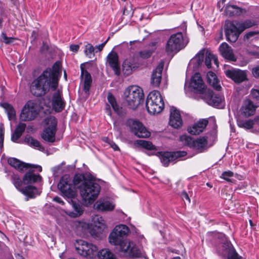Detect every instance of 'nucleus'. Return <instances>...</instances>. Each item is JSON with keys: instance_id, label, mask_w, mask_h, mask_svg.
<instances>
[{"instance_id": "1", "label": "nucleus", "mask_w": 259, "mask_h": 259, "mask_svg": "<svg viewBox=\"0 0 259 259\" xmlns=\"http://www.w3.org/2000/svg\"><path fill=\"white\" fill-rule=\"evenodd\" d=\"M129 232L130 230L127 226H116L109 235V243L117 246L119 252L126 257L146 258L145 253L140 250L133 242L123 239Z\"/></svg>"}, {"instance_id": "2", "label": "nucleus", "mask_w": 259, "mask_h": 259, "mask_svg": "<svg viewBox=\"0 0 259 259\" xmlns=\"http://www.w3.org/2000/svg\"><path fill=\"white\" fill-rule=\"evenodd\" d=\"M190 85L208 105L218 108L224 106L223 98L219 95H214L211 90L207 88L199 73H196L191 77Z\"/></svg>"}, {"instance_id": "3", "label": "nucleus", "mask_w": 259, "mask_h": 259, "mask_svg": "<svg viewBox=\"0 0 259 259\" xmlns=\"http://www.w3.org/2000/svg\"><path fill=\"white\" fill-rule=\"evenodd\" d=\"M50 73L44 71L30 84V90L31 94L36 97H42L46 95L50 89L56 90L58 86H53V80Z\"/></svg>"}, {"instance_id": "4", "label": "nucleus", "mask_w": 259, "mask_h": 259, "mask_svg": "<svg viewBox=\"0 0 259 259\" xmlns=\"http://www.w3.org/2000/svg\"><path fill=\"white\" fill-rule=\"evenodd\" d=\"M79 189L84 203L89 205L93 203L97 198L100 186L92 181H85L79 186Z\"/></svg>"}, {"instance_id": "5", "label": "nucleus", "mask_w": 259, "mask_h": 259, "mask_svg": "<svg viewBox=\"0 0 259 259\" xmlns=\"http://www.w3.org/2000/svg\"><path fill=\"white\" fill-rule=\"evenodd\" d=\"M124 96L129 108L135 109L143 101L144 94L139 87L132 85L126 89Z\"/></svg>"}, {"instance_id": "6", "label": "nucleus", "mask_w": 259, "mask_h": 259, "mask_svg": "<svg viewBox=\"0 0 259 259\" xmlns=\"http://www.w3.org/2000/svg\"><path fill=\"white\" fill-rule=\"evenodd\" d=\"M164 106L160 93L157 91L151 92L147 96L146 107L148 112L151 114L160 113Z\"/></svg>"}, {"instance_id": "7", "label": "nucleus", "mask_w": 259, "mask_h": 259, "mask_svg": "<svg viewBox=\"0 0 259 259\" xmlns=\"http://www.w3.org/2000/svg\"><path fill=\"white\" fill-rule=\"evenodd\" d=\"M187 43L181 32L172 34L166 42L165 51L168 54H176L184 48Z\"/></svg>"}, {"instance_id": "8", "label": "nucleus", "mask_w": 259, "mask_h": 259, "mask_svg": "<svg viewBox=\"0 0 259 259\" xmlns=\"http://www.w3.org/2000/svg\"><path fill=\"white\" fill-rule=\"evenodd\" d=\"M75 246L77 253L84 257L93 258L98 250L95 245L82 240H77Z\"/></svg>"}, {"instance_id": "9", "label": "nucleus", "mask_w": 259, "mask_h": 259, "mask_svg": "<svg viewBox=\"0 0 259 259\" xmlns=\"http://www.w3.org/2000/svg\"><path fill=\"white\" fill-rule=\"evenodd\" d=\"M39 111V106L33 101H28L23 108L20 114V119L23 121L33 120Z\"/></svg>"}, {"instance_id": "10", "label": "nucleus", "mask_w": 259, "mask_h": 259, "mask_svg": "<svg viewBox=\"0 0 259 259\" xmlns=\"http://www.w3.org/2000/svg\"><path fill=\"white\" fill-rule=\"evenodd\" d=\"M47 127L41 134V138L46 141L53 143L55 141L57 121L54 116H50L46 119Z\"/></svg>"}, {"instance_id": "11", "label": "nucleus", "mask_w": 259, "mask_h": 259, "mask_svg": "<svg viewBox=\"0 0 259 259\" xmlns=\"http://www.w3.org/2000/svg\"><path fill=\"white\" fill-rule=\"evenodd\" d=\"M58 188L67 198H73L76 195L75 188L71 184L70 178L67 175H65L61 178Z\"/></svg>"}, {"instance_id": "12", "label": "nucleus", "mask_w": 259, "mask_h": 259, "mask_svg": "<svg viewBox=\"0 0 259 259\" xmlns=\"http://www.w3.org/2000/svg\"><path fill=\"white\" fill-rule=\"evenodd\" d=\"M225 35L228 41L235 42L241 33L239 27V22L226 21L225 23Z\"/></svg>"}, {"instance_id": "13", "label": "nucleus", "mask_w": 259, "mask_h": 259, "mask_svg": "<svg viewBox=\"0 0 259 259\" xmlns=\"http://www.w3.org/2000/svg\"><path fill=\"white\" fill-rule=\"evenodd\" d=\"M132 132L139 138H146L150 136V133L143 124L137 120L130 119L127 121Z\"/></svg>"}, {"instance_id": "14", "label": "nucleus", "mask_w": 259, "mask_h": 259, "mask_svg": "<svg viewBox=\"0 0 259 259\" xmlns=\"http://www.w3.org/2000/svg\"><path fill=\"white\" fill-rule=\"evenodd\" d=\"M8 163L16 169L20 171H24V170L28 168H35L38 171L42 170V168L40 165H32L28 163L23 162L15 158H9L8 159Z\"/></svg>"}, {"instance_id": "15", "label": "nucleus", "mask_w": 259, "mask_h": 259, "mask_svg": "<svg viewBox=\"0 0 259 259\" xmlns=\"http://www.w3.org/2000/svg\"><path fill=\"white\" fill-rule=\"evenodd\" d=\"M107 100L109 104H107L106 107V112L108 115L111 116V111L110 109L109 106L110 105L114 112L119 116H122L124 115L125 112L122 107L119 106L117 104L114 97L112 94L109 93L107 96Z\"/></svg>"}, {"instance_id": "16", "label": "nucleus", "mask_w": 259, "mask_h": 259, "mask_svg": "<svg viewBox=\"0 0 259 259\" xmlns=\"http://www.w3.org/2000/svg\"><path fill=\"white\" fill-rule=\"evenodd\" d=\"M187 155L184 151H177L172 153L164 152L160 154V160L162 164L167 166L169 162L173 161L176 159L184 157Z\"/></svg>"}, {"instance_id": "17", "label": "nucleus", "mask_w": 259, "mask_h": 259, "mask_svg": "<svg viewBox=\"0 0 259 259\" xmlns=\"http://www.w3.org/2000/svg\"><path fill=\"white\" fill-rule=\"evenodd\" d=\"M164 62L161 61L152 73L151 83L154 87H158L160 85L162 79V72L163 69Z\"/></svg>"}, {"instance_id": "18", "label": "nucleus", "mask_w": 259, "mask_h": 259, "mask_svg": "<svg viewBox=\"0 0 259 259\" xmlns=\"http://www.w3.org/2000/svg\"><path fill=\"white\" fill-rule=\"evenodd\" d=\"M208 123L205 119H201L188 127V132L192 135H199L202 133Z\"/></svg>"}, {"instance_id": "19", "label": "nucleus", "mask_w": 259, "mask_h": 259, "mask_svg": "<svg viewBox=\"0 0 259 259\" xmlns=\"http://www.w3.org/2000/svg\"><path fill=\"white\" fill-rule=\"evenodd\" d=\"M169 124L175 128H180L183 124V121L179 111L174 107H171L170 109Z\"/></svg>"}, {"instance_id": "20", "label": "nucleus", "mask_w": 259, "mask_h": 259, "mask_svg": "<svg viewBox=\"0 0 259 259\" xmlns=\"http://www.w3.org/2000/svg\"><path fill=\"white\" fill-rule=\"evenodd\" d=\"M256 106L250 100H245L243 101L240 109L241 114L248 117L254 114Z\"/></svg>"}, {"instance_id": "21", "label": "nucleus", "mask_w": 259, "mask_h": 259, "mask_svg": "<svg viewBox=\"0 0 259 259\" xmlns=\"http://www.w3.org/2000/svg\"><path fill=\"white\" fill-rule=\"evenodd\" d=\"M52 105L53 109L57 112H61L64 108L65 103L59 90H56L53 94Z\"/></svg>"}, {"instance_id": "22", "label": "nucleus", "mask_w": 259, "mask_h": 259, "mask_svg": "<svg viewBox=\"0 0 259 259\" xmlns=\"http://www.w3.org/2000/svg\"><path fill=\"white\" fill-rule=\"evenodd\" d=\"M226 75L236 83L242 82L247 79L245 71L240 70H228L225 72Z\"/></svg>"}, {"instance_id": "23", "label": "nucleus", "mask_w": 259, "mask_h": 259, "mask_svg": "<svg viewBox=\"0 0 259 259\" xmlns=\"http://www.w3.org/2000/svg\"><path fill=\"white\" fill-rule=\"evenodd\" d=\"M107 63L112 68L116 75L120 73V68L118 62V56L115 52H111L107 56Z\"/></svg>"}, {"instance_id": "24", "label": "nucleus", "mask_w": 259, "mask_h": 259, "mask_svg": "<svg viewBox=\"0 0 259 259\" xmlns=\"http://www.w3.org/2000/svg\"><path fill=\"white\" fill-rule=\"evenodd\" d=\"M93 222L94 228L93 234L98 236L100 234L102 233L106 228L105 222L102 217L96 215L93 218Z\"/></svg>"}, {"instance_id": "25", "label": "nucleus", "mask_w": 259, "mask_h": 259, "mask_svg": "<svg viewBox=\"0 0 259 259\" xmlns=\"http://www.w3.org/2000/svg\"><path fill=\"white\" fill-rule=\"evenodd\" d=\"M45 71H48L51 74L50 77L53 80V86H58V77L61 73V63L59 61L56 62L53 65V68H47Z\"/></svg>"}, {"instance_id": "26", "label": "nucleus", "mask_w": 259, "mask_h": 259, "mask_svg": "<svg viewBox=\"0 0 259 259\" xmlns=\"http://www.w3.org/2000/svg\"><path fill=\"white\" fill-rule=\"evenodd\" d=\"M68 203L73 208V210L66 209L65 212L71 218H76L80 216L83 211V208L78 203L75 201L71 200Z\"/></svg>"}, {"instance_id": "27", "label": "nucleus", "mask_w": 259, "mask_h": 259, "mask_svg": "<svg viewBox=\"0 0 259 259\" xmlns=\"http://www.w3.org/2000/svg\"><path fill=\"white\" fill-rule=\"evenodd\" d=\"M219 51L222 56L225 59L232 61L236 60L231 47L226 42H223L220 45Z\"/></svg>"}, {"instance_id": "28", "label": "nucleus", "mask_w": 259, "mask_h": 259, "mask_svg": "<svg viewBox=\"0 0 259 259\" xmlns=\"http://www.w3.org/2000/svg\"><path fill=\"white\" fill-rule=\"evenodd\" d=\"M94 207L99 211H109L114 209L115 204L107 200L99 199L96 202Z\"/></svg>"}, {"instance_id": "29", "label": "nucleus", "mask_w": 259, "mask_h": 259, "mask_svg": "<svg viewBox=\"0 0 259 259\" xmlns=\"http://www.w3.org/2000/svg\"><path fill=\"white\" fill-rule=\"evenodd\" d=\"M83 64L80 66L81 68V78L83 82V91L88 93L92 83V77L90 74L82 67Z\"/></svg>"}, {"instance_id": "30", "label": "nucleus", "mask_w": 259, "mask_h": 259, "mask_svg": "<svg viewBox=\"0 0 259 259\" xmlns=\"http://www.w3.org/2000/svg\"><path fill=\"white\" fill-rule=\"evenodd\" d=\"M223 248L227 253V259H242L236 252L230 242L226 241L223 245Z\"/></svg>"}, {"instance_id": "31", "label": "nucleus", "mask_w": 259, "mask_h": 259, "mask_svg": "<svg viewBox=\"0 0 259 259\" xmlns=\"http://www.w3.org/2000/svg\"><path fill=\"white\" fill-rule=\"evenodd\" d=\"M72 227L76 234L81 236L87 232L90 228V225L83 221H76L73 222Z\"/></svg>"}, {"instance_id": "32", "label": "nucleus", "mask_w": 259, "mask_h": 259, "mask_svg": "<svg viewBox=\"0 0 259 259\" xmlns=\"http://www.w3.org/2000/svg\"><path fill=\"white\" fill-rule=\"evenodd\" d=\"M207 138L202 137L193 141L191 148L195 150L197 153L203 152L206 148Z\"/></svg>"}, {"instance_id": "33", "label": "nucleus", "mask_w": 259, "mask_h": 259, "mask_svg": "<svg viewBox=\"0 0 259 259\" xmlns=\"http://www.w3.org/2000/svg\"><path fill=\"white\" fill-rule=\"evenodd\" d=\"M245 11L235 5H227L225 9V14L229 16H239Z\"/></svg>"}, {"instance_id": "34", "label": "nucleus", "mask_w": 259, "mask_h": 259, "mask_svg": "<svg viewBox=\"0 0 259 259\" xmlns=\"http://www.w3.org/2000/svg\"><path fill=\"white\" fill-rule=\"evenodd\" d=\"M41 180V177L39 175H36L33 171L27 172L24 175L23 181L26 184H31L39 182Z\"/></svg>"}, {"instance_id": "35", "label": "nucleus", "mask_w": 259, "mask_h": 259, "mask_svg": "<svg viewBox=\"0 0 259 259\" xmlns=\"http://www.w3.org/2000/svg\"><path fill=\"white\" fill-rule=\"evenodd\" d=\"M20 192L24 195L28 196L29 198H32L39 195L41 191L37 189L36 187L32 186H28L20 190Z\"/></svg>"}, {"instance_id": "36", "label": "nucleus", "mask_w": 259, "mask_h": 259, "mask_svg": "<svg viewBox=\"0 0 259 259\" xmlns=\"http://www.w3.org/2000/svg\"><path fill=\"white\" fill-rule=\"evenodd\" d=\"M207 79L208 83L212 86L214 89L220 91L221 87L219 84V81L215 75L212 71H209L207 74Z\"/></svg>"}, {"instance_id": "37", "label": "nucleus", "mask_w": 259, "mask_h": 259, "mask_svg": "<svg viewBox=\"0 0 259 259\" xmlns=\"http://www.w3.org/2000/svg\"><path fill=\"white\" fill-rule=\"evenodd\" d=\"M156 43L152 42L148 48L139 52V56L142 59H147L151 57V55L156 50Z\"/></svg>"}, {"instance_id": "38", "label": "nucleus", "mask_w": 259, "mask_h": 259, "mask_svg": "<svg viewBox=\"0 0 259 259\" xmlns=\"http://www.w3.org/2000/svg\"><path fill=\"white\" fill-rule=\"evenodd\" d=\"M0 106L5 109L9 120H14L16 118V112L12 105L7 102L0 103Z\"/></svg>"}, {"instance_id": "39", "label": "nucleus", "mask_w": 259, "mask_h": 259, "mask_svg": "<svg viewBox=\"0 0 259 259\" xmlns=\"http://www.w3.org/2000/svg\"><path fill=\"white\" fill-rule=\"evenodd\" d=\"M26 128V124L24 123H20L14 133H13L11 137V139L13 142H16L19 138L21 136L23 133L24 132Z\"/></svg>"}, {"instance_id": "40", "label": "nucleus", "mask_w": 259, "mask_h": 259, "mask_svg": "<svg viewBox=\"0 0 259 259\" xmlns=\"http://www.w3.org/2000/svg\"><path fill=\"white\" fill-rule=\"evenodd\" d=\"M135 68V66L131 60L127 59L123 62L122 64V71L124 75L126 76L130 75Z\"/></svg>"}, {"instance_id": "41", "label": "nucleus", "mask_w": 259, "mask_h": 259, "mask_svg": "<svg viewBox=\"0 0 259 259\" xmlns=\"http://www.w3.org/2000/svg\"><path fill=\"white\" fill-rule=\"evenodd\" d=\"M25 142L28 145L36 148L40 151L44 150V148L40 144L39 141L37 140L33 139L32 137L28 136L25 139Z\"/></svg>"}, {"instance_id": "42", "label": "nucleus", "mask_w": 259, "mask_h": 259, "mask_svg": "<svg viewBox=\"0 0 259 259\" xmlns=\"http://www.w3.org/2000/svg\"><path fill=\"white\" fill-rule=\"evenodd\" d=\"M213 61V63L216 65L217 67L219 66V61L217 57L213 54L207 52L206 53V57L205 59V64L208 68H211V62Z\"/></svg>"}, {"instance_id": "43", "label": "nucleus", "mask_w": 259, "mask_h": 259, "mask_svg": "<svg viewBox=\"0 0 259 259\" xmlns=\"http://www.w3.org/2000/svg\"><path fill=\"white\" fill-rule=\"evenodd\" d=\"M98 256L99 259H116L113 253L107 248L100 250L98 253Z\"/></svg>"}, {"instance_id": "44", "label": "nucleus", "mask_w": 259, "mask_h": 259, "mask_svg": "<svg viewBox=\"0 0 259 259\" xmlns=\"http://www.w3.org/2000/svg\"><path fill=\"white\" fill-rule=\"evenodd\" d=\"M135 145L138 147L145 148L147 150H154L155 149V146L152 144L151 142L147 141L145 140H139L135 142Z\"/></svg>"}, {"instance_id": "45", "label": "nucleus", "mask_w": 259, "mask_h": 259, "mask_svg": "<svg viewBox=\"0 0 259 259\" xmlns=\"http://www.w3.org/2000/svg\"><path fill=\"white\" fill-rule=\"evenodd\" d=\"M237 125L239 127L246 130H251L252 132V119H238L237 120Z\"/></svg>"}, {"instance_id": "46", "label": "nucleus", "mask_w": 259, "mask_h": 259, "mask_svg": "<svg viewBox=\"0 0 259 259\" xmlns=\"http://www.w3.org/2000/svg\"><path fill=\"white\" fill-rule=\"evenodd\" d=\"M255 25H256V22L251 20H247L242 23L239 22V27L241 32L246 29L250 28Z\"/></svg>"}, {"instance_id": "47", "label": "nucleus", "mask_w": 259, "mask_h": 259, "mask_svg": "<svg viewBox=\"0 0 259 259\" xmlns=\"http://www.w3.org/2000/svg\"><path fill=\"white\" fill-rule=\"evenodd\" d=\"M11 180L16 189L20 191L22 186L23 182L18 175L13 174L11 176Z\"/></svg>"}, {"instance_id": "48", "label": "nucleus", "mask_w": 259, "mask_h": 259, "mask_svg": "<svg viewBox=\"0 0 259 259\" xmlns=\"http://www.w3.org/2000/svg\"><path fill=\"white\" fill-rule=\"evenodd\" d=\"M95 48L91 44H88L85 46L84 51L85 55L89 58H93L95 56Z\"/></svg>"}, {"instance_id": "49", "label": "nucleus", "mask_w": 259, "mask_h": 259, "mask_svg": "<svg viewBox=\"0 0 259 259\" xmlns=\"http://www.w3.org/2000/svg\"><path fill=\"white\" fill-rule=\"evenodd\" d=\"M180 141L182 142L183 144L191 148L194 140L187 135H182L180 137Z\"/></svg>"}, {"instance_id": "50", "label": "nucleus", "mask_w": 259, "mask_h": 259, "mask_svg": "<svg viewBox=\"0 0 259 259\" xmlns=\"http://www.w3.org/2000/svg\"><path fill=\"white\" fill-rule=\"evenodd\" d=\"M85 181H88L84 179V177L82 175H75L73 179V186L77 187L79 189V186Z\"/></svg>"}, {"instance_id": "51", "label": "nucleus", "mask_w": 259, "mask_h": 259, "mask_svg": "<svg viewBox=\"0 0 259 259\" xmlns=\"http://www.w3.org/2000/svg\"><path fill=\"white\" fill-rule=\"evenodd\" d=\"M252 132L259 133V115L252 119Z\"/></svg>"}, {"instance_id": "52", "label": "nucleus", "mask_w": 259, "mask_h": 259, "mask_svg": "<svg viewBox=\"0 0 259 259\" xmlns=\"http://www.w3.org/2000/svg\"><path fill=\"white\" fill-rule=\"evenodd\" d=\"M14 38L8 37L5 33H2L1 36V40L5 44L8 45L13 42Z\"/></svg>"}, {"instance_id": "53", "label": "nucleus", "mask_w": 259, "mask_h": 259, "mask_svg": "<svg viewBox=\"0 0 259 259\" xmlns=\"http://www.w3.org/2000/svg\"><path fill=\"white\" fill-rule=\"evenodd\" d=\"M233 176V172L230 170L224 171L222 173L221 178L226 180L227 181H230V178Z\"/></svg>"}, {"instance_id": "54", "label": "nucleus", "mask_w": 259, "mask_h": 259, "mask_svg": "<svg viewBox=\"0 0 259 259\" xmlns=\"http://www.w3.org/2000/svg\"><path fill=\"white\" fill-rule=\"evenodd\" d=\"M204 51L202 50L196 56L195 59L197 60V63L200 65L202 63L203 60L204 58Z\"/></svg>"}, {"instance_id": "55", "label": "nucleus", "mask_w": 259, "mask_h": 259, "mask_svg": "<svg viewBox=\"0 0 259 259\" xmlns=\"http://www.w3.org/2000/svg\"><path fill=\"white\" fill-rule=\"evenodd\" d=\"M251 93L253 98H255L257 100H259V88L252 89Z\"/></svg>"}, {"instance_id": "56", "label": "nucleus", "mask_w": 259, "mask_h": 259, "mask_svg": "<svg viewBox=\"0 0 259 259\" xmlns=\"http://www.w3.org/2000/svg\"><path fill=\"white\" fill-rule=\"evenodd\" d=\"M251 72L255 77H259V65L253 68Z\"/></svg>"}, {"instance_id": "57", "label": "nucleus", "mask_w": 259, "mask_h": 259, "mask_svg": "<svg viewBox=\"0 0 259 259\" xmlns=\"http://www.w3.org/2000/svg\"><path fill=\"white\" fill-rule=\"evenodd\" d=\"M181 196L182 198L184 200L186 199L188 201V202L190 203L191 202L190 198L189 197L188 194L187 193V192L185 191H183L181 193Z\"/></svg>"}, {"instance_id": "58", "label": "nucleus", "mask_w": 259, "mask_h": 259, "mask_svg": "<svg viewBox=\"0 0 259 259\" xmlns=\"http://www.w3.org/2000/svg\"><path fill=\"white\" fill-rule=\"evenodd\" d=\"M4 130L2 128H0V148H3L4 143Z\"/></svg>"}, {"instance_id": "59", "label": "nucleus", "mask_w": 259, "mask_h": 259, "mask_svg": "<svg viewBox=\"0 0 259 259\" xmlns=\"http://www.w3.org/2000/svg\"><path fill=\"white\" fill-rule=\"evenodd\" d=\"M256 34L257 32L256 31H250L249 32H247L244 36V39H249L251 37L254 36Z\"/></svg>"}, {"instance_id": "60", "label": "nucleus", "mask_w": 259, "mask_h": 259, "mask_svg": "<svg viewBox=\"0 0 259 259\" xmlns=\"http://www.w3.org/2000/svg\"><path fill=\"white\" fill-rule=\"evenodd\" d=\"M109 38H108L107 39V40L105 41H104L103 43H102L100 45H99L98 46H96L95 48L97 49L98 51H100V52L103 49L105 45H106V44L107 43L108 40H109Z\"/></svg>"}, {"instance_id": "61", "label": "nucleus", "mask_w": 259, "mask_h": 259, "mask_svg": "<svg viewBox=\"0 0 259 259\" xmlns=\"http://www.w3.org/2000/svg\"><path fill=\"white\" fill-rule=\"evenodd\" d=\"M79 48V46L78 45H71L70 46V49L71 51L74 52H77Z\"/></svg>"}, {"instance_id": "62", "label": "nucleus", "mask_w": 259, "mask_h": 259, "mask_svg": "<svg viewBox=\"0 0 259 259\" xmlns=\"http://www.w3.org/2000/svg\"><path fill=\"white\" fill-rule=\"evenodd\" d=\"M132 232L133 233L134 232L135 234H137V235L139 236L140 239H143L144 238L143 235L140 234V233L139 232V230L135 227H134L133 228Z\"/></svg>"}, {"instance_id": "63", "label": "nucleus", "mask_w": 259, "mask_h": 259, "mask_svg": "<svg viewBox=\"0 0 259 259\" xmlns=\"http://www.w3.org/2000/svg\"><path fill=\"white\" fill-rule=\"evenodd\" d=\"M109 144L110 145L111 147H112L114 150H119L118 146L112 141H110L109 142Z\"/></svg>"}, {"instance_id": "64", "label": "nucleus", "mask_w": 259, "mask_h": 259, "mask_svg": "<svg viewBox=\"0 0 259 259\" xmlns=\"http://www.w3.org/2000/svg\"><path fill=\"white\" fill-rule=\"evenodd\" d=\"M53 200L55 202H57V203H60V204H64V202L63 201V200L61 199V198L59 197H55L54 199H53Z\"/></svg>"}]
</instances>
